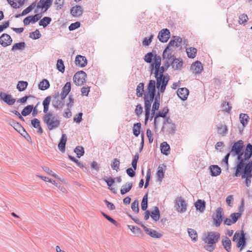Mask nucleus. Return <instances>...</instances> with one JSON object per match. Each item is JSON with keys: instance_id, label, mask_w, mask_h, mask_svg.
<instances>
[{"instance_id": "1", "label": "nucleus", "mask_w": 252, "mask_h": 252, "mask_svg": "<svg viewBox=\"0 0 252 252\" xmlns=\"http://www.w3.org/2000/svg\"><path fill=\"white\" fill-rule=\"evenodd\" d=\"M51 96H47L43 101V112L45 114L43 117V121L46 124L49 130L58 128L60 125V120L51 112H48Z\"/></svg>"}, {"instance_id": "2", "label": "nucleus", "mask_w": 252, "mask_h": 252, "mask_svg": "<svg viewBox=\"0 0 252 252\" xmlns=\"http://www.w3.org/2000/svg\"><path fill=\"white\" fill-rule=\"evenodd\" d=\"M238 164L236 166V171L235 176L239 177L241 175L242 178H245L246 177H252V160L250 161L248 163H245L244 166L238 172Z\"/></svg>"}, {"instance_id": "3", "label": "nucleus", "mask_w": 252, "mask_h": 252, "mask_svg": "<svg viewBox=\"0 0 252 252\" xmlns=\"http://www.w3.org/2000/svg\"><path fill=\"white\" fill-rule=\"evenodd\" d=\"M244 142L242 140L234 142L230 150L232 156H237V159H240L241 156L244 153Z\"/></svg>"}, {"instance_id": "4", "label": "nucleus", "mask_w": 252, "mask_h": 252, "mask_svg": "<svg viewBox=\"0 0 252 252\" xmlns=\"http://www.w3.org/2000/svg\"><path fill=\"white\" fill-rule=\"evenodd\" d=\"M87 75L85 72L81 70L77 72L73 77L74 83L78 86L84 85L87 81Z\"/></svg>"}, {"instance_id": "5", "label": "nucleus", "mask_w": 252, "mask_h": 252, "mask_svg": "<svg viewBox=\"0 0 252 252\" xmlns=\"http://www.w3.org/2000/svg\"><path fill=\"white\" fill-rule=\"evenodd\" d=\"M220 238V234L217 232L211 231L207 233L204 239V242L208 244H215Z\"/></svg>"}, {"instance_id": "6", "label": "nucleus", "mask_w": 252, "mask_h": 252, "mask_svg": "<svg viewBox=\"0 0 252 252\" xmlns=\"http://www.w3.org/2000/svg\"><path fill=\"white\" fill-rule=\"evenodd\" d=\"M175 210L179 213H183L187 210V204L182 197H178L175 200Z\"/></svg>"}, {"instance_id": "7", "label": "nucleus", "mask_w": 252, "mask_h": 252, "mask_svg": "<svg viewBox=\"0 0 252 252\" xmlns=\"http://www.w3.org/2000/svg\"><path fill=\"white\" fill-rule=\"evenodd\" d=\"M224 213L223 209L221 207L218 208L213 217V222L216 227L220 226L223 219Z\"/></svg>"}, {"instance_id": "8", "label": "nucleus", "mask_w": 252, "mask_h": 252, "mask_svg": "<svg viewBox=\"0 0 252 252\" xmlns=\"http://www.w3.org/2000/svg\"><path fill=\"white\" fill-rule=\"evenodd\" d=\"M155 77L157 80L156 84L157 89H159L160 86L164 84H168V82L170 79L169 75L168 74H165V76L158 75L156 72H154Z\"/></svg>"}, {"instance_id": "9", "label": "nucleus", "mask_w": 252, "mask_h": 252, "mask_svg": "<svg viewBox=\"0 0 252 252\" xmlns=\"http://www.w3.org/2000/svg\"><path fill=\"white\" fill-rule=\"evenodd\" d=\"M0 100L3 101L9 106L13 105L16 101V99L11 94L2 92L0 93Z\"/></svg>"}, {"instance_id": "10", "label": "nucleus", "mask_w": 252, "mask_h": 252, "mask_svg": "<svg viewBox=\"0 0 252 252\" xmlns=\"http://www.w3.org/2000/svg\"><path fill=\"white\" fill-rule=\"evenodd\" d=\"M170 32L167 29L161 30L158 33V39L163 43L166 42L170 38Z\"/></svg>"}, {"instance_id": "11", "label": "nucleus", "mask_w": 252, "mask_h": 252, "mask_svg": "<svg viewBox=\"0 0 252 252\" xmlns=\"http://www.w3.org/2000/svg\"><path fill=\"white\" fill-rule=\"evenodd\" d=\"M12 39L11 36L7 33H3L0 36V44L3 47H7L11 44Z\"/></svg>"}, {"instance_id": "12", "label": "nucleus", "mask_w": 252, "mask_h": 252, "mask_svg": "<svg viewBox=\"0 0 252 252\" xmlns=\"http://www.w3.org/2000/svg\"><path fill=\"white\" fill-rule=\"evenodd\" d=\"M144 100L145 102V124H147V123L149 119L150 111L152 103L150 101H148V96L146 94H144Z\"/></svg>"}, {"instance_id": "13", "label": "nucleus", "mask_w": 252, "mask_h": 252, "mask_svg": "<svg viewBox=\"0 0 252 252\" xmlns=\"http://www.w3.org/2000/svg\"><path fill=\"white\" fill-rule=\"evenodd\" d=\"M53 0H40L37 3V8L44 9L43 12L46 11L52 5Z\"/></svg>"}, {"instance_id": "14", "label": "nucleus", "mask_w": 252, "mask_h": 252, "mask_svg": "<svg viewBox=\"0 0 252 252\" xmlns=\"http://www.w3.org/2000/svg\"><path fill=\"white\" fill-rule=\"evenodd\" d=\"M252 156V155L245 152L244 153V158H242V156H241L240 159H237L238 161V170L237 172H239V171L241 169V168L244 166L245 161L247 160H249Z\"/></svg>"}, {"instance_id": "15", "label": "nucleus", "mask_w": 252, "mask_h": 252, "mask_svg": "<svg viewBox=\"0 0 252 252\" xmlns=\"http://www.w3.org/2000/svg\"><path fill=\"white\" fill-rule=\"evenodd\" d=\"M203 67L202 63L199 61H196L193 63L191 66L190 69L194 74H199L203 70Z\"/></svg>"}, {"instance_id": "16", "label": "nucleus", "mask_w": 252, "mask_h": 252, "mask_svg": "<svg viewBox=\"0 0 252 252\" xmlns=\"http://www.w3.org/2000/svg\"><path fill=\"white\" fill-rule=\"evenodd\" d=\"M141 226L143 227L146 234L150 235L151 237L159 238L162 236V235L158 233L156 230L147 228L144 224H141Z\"/></svg>"}, {"instance_id": "17", "label": "nucleus", "mask_w": 252, "mask_h": 252, "mask_svg": "<svg viewBox=\"0 0 252 252\" xmlns=\"http://www.w3.org/2000/svg\"><path fill=\"white\" fill-rule=\"evenodd\" d=\"M177 94L182 100H186L189 95V91L186 88H179L177 91Z\"/></svg>"}, {"instance_id": "18", "label": "nucleus", "mask_w": 252, "mask_h": 252, "mask_svg": "<svg viewBox=\"0 0 252 252\" xmlns=\"http://www.w3.org/2000/svg\"><path fill=\"white\" fill-rule=\"evenodd\" d=\"M75 63L77 66L83 67L87 64V60L85 57L77 55L75 58Z\"/></svg>"}, {"instance_id": "19", "label": "nucleus", "mask_w": 252, "mask_h": 252, "mask_svg": "<svg viewBox=\"0 0 252 252\" xmlns=\"http://www.w3.org/2000/svg\"><path fill=\"white\" fill-rule=\"evenodd\" d=\"M8 124L12 126L19 133L24 131V127L17 122L12 119L7 120Z\"/></svg>"}, {"instance_id": "20", "label": "nucleus", "mask_w": 252, "mask_h": 252, "mask_svg": "<svg viewBox=\"0 0 252 252\" xmlns=\"http://www.w3.org/2000/svg\"><path fill=\"white\" fill-rule=\"evenodd\" d=\"M246 245V238L245 237V234L243 230H241L239 241L237 244V247L238 248H240V251H242L243 249H244V248L245 247Z\"/></svg>"}, {"instance_id": "21", "label": "nucleus", "mask_w": 252, "mask_h": 252, "mask_svg": "<svg viewBox=\"0 0 252 252\" xmlns=\"http://www.w3.org/2000/svg\"><path fill=\"white\" fill-rule=\"evenodd\" d=\"M169 109L168 107H164L162 111H159L155 117L154 125L155 128H157L156 119L158 117L166 118L167 114L168 113Z\"/></svg>"}, {"instance_id": "22", "label": "nucleus", "mask_w": 252, "mask_h": 252, "mask_svg": "<svg viewBox=\"0 0 252 252\" xmlns=\"http://www.w3.org/2000/svg\"><path fill=\"white\" fill-rule=\"evenodd\" d=\"M174 56L172 53H167L166 56L164 58L162 57L163 60H164L163 65L167 69L170 65H171V62L173 59Z\"/></svg>"}, {"instance_id": "23", "label": "nucleus", "mask_w": 252, "mask_h": 252, "mask_svg": "<svg viewBox=\"0 0 252 252\" xmlns=\"http://www.w3.org/2000/svg\"><path fill=\"white\" fill-rule=\"evenodd\" d=\"M217 133L219 135L225 136L228 133V128L225 125L222 124L217 126Z\"/></svg>"}, {"instance_id": "24", "label": "nucleus", "mask_w": 252, "mask_h": 252, "mask_svg": "<svg viewBox=\"0 0 252 252\" xmlns=\"http://www.w3.org/2000/svg\"><path fill=\"white\" fill-rule=\"evenodd\" d=\"M7 1L11 6L15 9L21 7L25 2V0H7Z\"/></svg>"}, {"instance_id": "25", "label": "nucleus", "mask_w": 252, "mask_h": 252, "mask_svg": "<svg viewBox=\"0 0 252 252\" xmlns=\"http://www.w3.org/2000/svg\"><path fill=\"white\" fill-rule=\"evenodd\" d=\"M183 61L181 58L177 59L174 57L171 62V66L175 70L181 69L183 66Z\"/></svg>"}, {"instance_id": "26", "label": "nucleus", "mask_w": 252, "mask_h": 252, "mask_svg": "<svg viewBox=\"0 0 252 252\" xmlns=\"http://www.w3.org/2000/svg\"><path fill=\"white\" fill-rule=\"evenodd\" d=\"M196 210L200 213H203L205 210L206 203L204 200L198 199L194 204Z\"/></svg>"}, {"instance_id": "27", "label": "nucleus", "mask_w": 252, "mask_h": 252, "mask_svg": "<svg viewBox=\"0 0 252 252\" xmlns=\"http://www.w3.org/2000/svg\"><path fill=\"white\" fill-rule=\"evenodd\" d=\"M211 175L213 177H216L219 175L221 173V168L217 165H211L209 168Z\"/></svg>"}, {"instance_id": "28", "label": "nucleus", "mask_w": 252, "mask_h": 252, "mask_svg": "<svg viewBox=\"0 0 252 252\" xmlns=\"http://www.w3.org/2000/svg\"><path fill=\"white\" fill-rule=\"evenodd\" d=\"M52 104L53 107L56 109L62 110L64 107V101L62 100L61 98L52 100Z\"/></svg>"}, {"instance_id": "29", "label": "nucleus", "mask_w": 252, "mask_h": 252, "mask_svg": "<svg viewBox=\"0 0 252 252\" xmlns=\"http://www.w3.org/2000/svg\"><path fill=\"white\" fill-rule=\"evenodd\" d=\"M67 140V137L65 134H63L60 139V142L58 144V148L59 150L64 152L65 149V144Z\"/></svg>"}, {"instance_id": "30", "label": "nucleus", "mask_w": 252, "mask_h": 252, "mask_svg": "<svg viewBox=\"0 0 252 252\" xmlns=\"http://www.w3.org/2000/svg\"><path fill=\"white\" fill-rule=\"evenodd\" d=\"M147 94H156V81L154 80H150L147 85Z\"/></svg>"}, {"instance_id": "31", "label": "nucleus", "mask_w": 252, "mask_h": 252, "mask_svg": "<svg viewBox=\"0 0 252 252\" xmlns=\"http://www.w3.org/2000/svg\"><path fill=\"white\" fill-rule=\"evenodd\" d=\"M222 245L224 249L227 252H229L231 249V242L229 238L227 237H225L224 239L222 240Z\"/></svg>"}, {"instance_id": "32", "label": "nucleus", "mask_w": 252, "mask_h": 252, "mask_svg": "<svg viewBox=\"0 0 252 252\" xmlns=\"http://www.w3.org/2000/svg\"><path fill=\"white\" fill-rule=\"evenodd\" d=\"M83 10L81 6L76 5L71 8L70 13L74 17L79 16L82 14Z\"/></svg>"}, {"instance_id": "33", "label": "nucleus", "mask_w": 252, "mask_h": 252, "mask_svg": "<svg viewBox=\"0 0 252 252\" xmlns=\"http://www.w3.org/2000/svg\"><path fill=\"white\" fill-rule=\"evenodd\" d=\"M175 44H176V42H175V39L171 40L169 42L167 46H166V47L165 48V49L164 50V51L163 52L162 56L164 58L166 56L167 53L168 52V53H172V48H171V46L175 47Z\"/></svg>"}, {"instance_id": "34", "label": "nucleus", "mask_w": 252, "mask_h": 252, "mask_svg": "<svg viewBox=\"0 0 252 252\" xmlns=\"http://www.w3.org/2000/svg\"><path fill=\"white\" fill-rule=\"evenodd\" d=\"M170 146L166 142H163L161 144L160 150L162 154L167 156L170 153Z\"/></svg>"}, {"instance_id": "35", "label": "nucleus", "mask_w": 252, "mask_h": 252, "mask_svg": "<svg viewBox=\"0 0 252 252\" xmlns=\"http://www.w3.org/2000/svg\"><path fill=\"white\" fill-rule=\"evenodd\" d=\"M132 187V182H127L126 184L123 185L121 189V193L122 195L126 194L130 190Z\"/></svg>"}, {"instance_id": "36", "label": "nucleus", "mask_w": 252, "mask_h": 252, "mask_svg": "<svg viewBox=\"0 0 252 252\" xmlns=\"http://www.w3.org/2000/svg\"><path fill=\"white\" fill-rule=\"evenodd\" d=\"M151 217L155 221H158L160 218V211L158 207H154V210L151 212Z\"/></svg>"}, {"instance_id": "37", "label": "nucleus", "mask_w": 252, "mask_h": 252, "mask_svg": "<svg viewBox=\"0 0 252 252\" xmlns=\"http://www.w3.org/2000/svg\"><path fill=\"white\" fill-rule=\"evenodd\" d=\"M50 87L49 82L47 79H43L38 84V88L39 90L44 91L48 89Z\"/></svg>"}, {"instance_id": "38", "label": "nucleus", "mask_w": 252, "mask_h": 252, "mask_svg": "<svg viewBox=\"0 0 252 252\" xmlns=\"http://www.w3.org/2000/svg\"><path fill=\"white\" fill-rule=\"evenodd\" d=\"M154 103L152 106L153 109L154 110H158L159 109L160 105V94L159 92H158L157 95L154 100Z\"/></svg>"}, {"instance_id": "39", "label": "nucleus", "mask_w": 252, "mask_h": 252, "mask_svg": "<svg viewBox=\"0 0 252 252\" xmlns=\"http://www.w3.org/2000/svg\"><path fill=\"white\" fill-rule=\"evenodd\" d=\"M186 52L189 58L193 59L196 56L197 49L194 47H189L186 49Z\"/></svg>"}, {"instance_id": "40", "label": "nucleus", "mask_w": 252, "mask_h": 252, "mask_svg": "<svg viewBox=\"0 0 252 252\" xmlns=\"http://www.w3.org/2000/svg\"><path fill=\"white\" fill-rule=\"evenodd\" d=\"M52 19L49 17H44L39 22V25L43 28L46 27L51 22Z\"/></svg>"}, {"instance_id": "41", "label": "nucleus", "mask_w": 252, "mask_h": 252, "mask_svg": "<svg viewBox=\"0 0 252 252\" xmlns=\"http://www.w3.org/2000/svg\"><path fill=\"white\" fill-rule=\"evenodd\" d=\"M188 232L189 236L193 242H196L197 241L198 236L196 230L192 228H188Z\"/></svg>"}, {"instance_id": "42", "label": "nucleus", "mask_w": 252, "mask_h": 252, "mask_svg": "<svg viewBox=\"0 0 252 252\" xmlns=\"http://www.w3.org/2000/svg\"><path fill=\"white\" fill-rule=\"evenodd\" d=\"M240 122L243 126H245L249 122V117L246 114L241 113L239 115Z\"/></svg>"}, {"instance_id": "43", "label": "nucleus", "mask_w": 252, "mask_h": 252, "mask_svg": "<svg viewBox=\"0 0 252 252\" xmlns=\"http://www.w3.org/2000/svg\"><path fill=\"white\" fill-rule=\"evenodd\" d=\"M28 85V83L27 81H20L17 85V89L19 92H22L26 90Z\"/></svg>"}, {"instance_id": "44", "label": "nucleus", "mask_w": 252, "mask_h": 252, "mask_svg": "<svg viewBox=\"0 0 252 252\" xmlns=\"http://www.w3.org/2000/svg\"><path fill=\"white\" fill-rule=\"evenodd\" d=\"M33 110L32 105H28L26 106L22 111L21 114L23 116H27L31 114Z\"/></svg>"}, {"instance_id": "45", "label": "nucleus", "mask_w": 252, "mask_h": 252, "mask_svg": "<svg viewBox=\"0 0 252 252\" xmlns=\"http://www.w3.org/2000/svg\"><path fill=\"white\" fill-rule=\"evenodd\" d=\"M164 171L162 167L159 166L158 168V171L156 174L157 180L160 182L162 181L164 177Z\"/></svg>"}, {"instance_id": "46", "label": "nucleus", "mask_w": 252, "mask_h": 252, "mask_svg": "<svg viewBox=\"0 0 252 252\" xmlns=\"http://www.w3.org/2000/svg\"><path fill=\"white\" fill-rule=\"evenodd\" d=\"M74 153H76L77 157L80 158L84 154L85 151L82 146H78L74 150Z\"/></svg>"}, {"instance_id": "47", "label": "nucleus", "mask_w": 252, "mask_h": 252, "mask_svg": "<svg viewBox=\"0 0 252 252\" xmlns=\"http://www.w3.org/2000/svg\"><path fill=\"white\" fill-rule=\"evenodd\" d=\"M144 84L140 83L136 88V95L137 97H141L143 95L144 92Z\"/></svg>"}, {"instance_id": "48", "label": "nucleus", "mask_w": 252, "mask_h": 252, "mask_svg": "<svg viewBox=\"0 0 252 252\" xmlns=\"http://www.w3.org/2000/svg\"><path fill=\"white\" fill-rule=\"evenodd\" d=\"M26 46V44L24 42H21L19 43H16L14 44L12 47V51H15L16 50H23Z\"/></svg>"}, {"instance_id": "49", "label": "nucleus", "mask_w": 252, "mask_h": 252, "mask_svg": "<svg viewBox=\"0 0 252 252\" xmlns=\"http://www.w3.org/2000/svg\"><path fill=\"white\" fill-rule=\"evenodd\" d=\"M120 163L119 159L117 158L113 159L111 164V168L118 171L120 169Z\"/></svg>"}, {"instance_id": "50", "label": "nucleus", "mask_w": 252, "mask_h": 252, "mask_svg": "<svg viewBox=\"0 0 252 252\" xmlns=\"http://www.w3.org/2000/svg\"><path fill=\"white\" fill-rule=\"evenodd\" d=\"M57 69L62 73H63L65 70L63 61L62 59H58L57 63Z\"/></svg>"}, {"instance_id": "51", "label": "nucleus", "mask_w": 252, "mask_h": 252, "mask_svg": "<svg viewBox=\"0 0 252 252\" xmlns=\"http://www.w3.org/2000/svg\"><path fill=\"white\" fill-rule=\"evenodd\" d=\"M148 208V194H146L143 197L141 202V209L146 211Z\"/></svg>"}, {"instance_id": "52", "label": "nucleus", "mask_w": 252, "mask_h": 252, "mask_svg": "<svg viewBox=\"0 0 252 252\" xmlns=\"http://www.w3.org/2000/svg\"><path fill=\"white\" fill-rule=\"evenodd\" d=\"M141 124L140 123L135 124L133 126V134L137 137L140 134V130L141 128Z\"/></svg>"}, {"instance_id": "53", "label": "nucleus", "mask_w": 252, "mask_h": 252, "mask_svg": "<svg viewBox=\"0 0 252 252\" xmlns=\"http://www.w3.org/2000/svg\"><path fill=\"white\" fill-rule=\"evenodd\" d=\"M41 34L38 30L30 33V37L33 39H37L40 38Z\"/></svg>"}, {"instance_id": "54", "label": "nucleus", "mask_w": 252, "mask_h": 252, "mask_svg": "<svg viewBox=\"0 0 252 252\" xmlns=\"http://www.w3.org/2000/svg\"><path fill=\"white\" fill-rule=\"evenodd\" d=\"M71 90V83L67 82L65 83L62 89V92L66 93V94H68Z\"/></svg>"}, {"instance_id": "55", "label": "nucleus", "mask_w": 252, "mask_h": 252, "mask_svg": "<svg viewBox=\"0 0 252 252\" xmlns=\"http://www.w3.org/2000/svg\"><path fill=\"white\" fill-rule=\"evenodd\" d=\"M248 18L246 14H243L239 16L238 22L239 24L242 25L248 21Z\"/></svg>"}, {"instance_id": "56", "label": "nucleus", "mask_w": 252, "mask_h": 252, "mask_svg": "<svg viewBox=\"0 0 252 252\" xmlns=\"http://www.w3.org/2000/svg\"><path fill=\"white\" fill-rule=\"evenodd\" d=\"M241 213H232L230 215V218L231 219L233 223H236L238 220L241 217Z\"/></svg>"}, {"instance_id": "57", "label": "nucleus", "mask_w": 252, "mask_h": 252, "mask_svg": "<svg viewBox=\"0 0 252 252\" xmlns=\"http://www.w3.org/2000/svg\"><path fill=\"white\" fill-rule=\"evenodd\" d=\"M101 214L103 215V216L106 219H107L108 221L111 222L112 223H113V224H114L116 226L118 225V223L115 220H114L113 218H112L110 216H109V215L106 214L105 213H104L103 212H101Z\"/></svg>"}, {"instance_id": "58", "label": "nucleus", "mask_w": 252, "mask_h": 252, "mask_svg": "<svg viewBox=\"0 0 252 252\" xmlns=\"http://www.w3.org/2000/svg\"><path fill=\"white\" fill-rule=\"evenodd\" d=\"M130 230L135 234H140L141 232V229L136 226L128 225Z\"/></svg>"}, {"instance_id": "59", "label": "nucleus", "mask_w": 252, "mask_h": 252, "mask_svg": "<svg viewBox=\"0 0 252 252\" xmlns=\"http://www.w3.org/2000/svg\"><path fill=\"white\" fill-rule=\"evenodd\" d=\"M80 23L79 22H76L73 23H71L68 29L70 31H74L80 27Z\"/></svg>"}, {"instance_id": "60", "label": "nucleus", "mask_w": 252, "mask_h": 252, "mask_svg": "<svg viewBox=\"0 0 252 252\" xmlns=\"http://www.w3.org/2000/svg\"><path fill=\"white\" fill-rule=\"evenodd\" d=\"M154 56L152 52L146 54L144 57V61L147 63H151Z\"/></svg>"}, {"instance_id": "61", "label": "nucleus", "mask_w": 252, "mask_h": 252, "mask_svg": "<svg viewBox=\"0 0 252 252\" xmlns=\"http://www.w3.org/2000/svg\"><path fill=\"white\" fill-rule=\"evenodd\" d=\"M165 127L167 128V131L169 133H174L176 130V126L174 124L168 125Z\"/></svg>"}, {"instance_id": "62", "label": "nucleus", "mask_w": 252, "mask_h": 252, "mask_svg": "<svg viewBox=\"0 0 252 252\" xmlns=\"http://www.w3.org/2000/svg\"><path fill=\"white\" fill-rule=\"evenodd\" d=\"M153 37L154 35L151 34L149 38L145 37L142 42L143 44L145 46H149L151 44Z\"/></svg>"}, {"instance_id": "63", "label": "nucleus", "mask_w": 252, "mask_h": 252, "mask_svg": "<svg viewBox=\"0 0 252 252\" xmlns=\"http://www.w3.org/2000/svg\"><path fill=\"white\" fill-rule=\"evenodd\" d=\"M42 168L43 170L44 171H45L46 173H47V174H48L54 177H56V178L57 177V175L55 173H54L52 170H50L49 167L45 166H43L42 167Z\"/></svg>"}, {"instance_id": "64", "label": "nucleus", "mask_w": 252, "mask_h": 252, "mask_svg": "<svg viewBox=\"0 0 252 252\" xmlns=\"http://www.w3.org/2000/svg\"><path fill=\"white\" fill-rule=\"evenodd\" d=\"M31 124L32 126L35 128H38L40 126V122L37 118H34V119L32 120L31 121Z\"/></svg>"}]
</instances>
